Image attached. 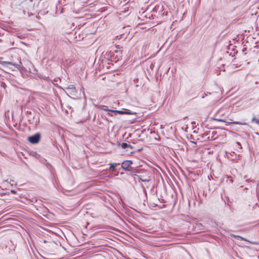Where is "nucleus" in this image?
Returning <instances> with one entry per match:
<instances>
[{"label":"nucleus","mask_w":259,"mask_h":259,"mask_svg":"<svg viewBox=\"0 0 259 259\" xmlns=\"http://www.w3.org/2000/svg\"><path fill=\"white\" fill-rule=\"evenodd\" d=\"M40 139V135L39 134H35V135L29 137L28 138V141L32 144L37 143Z\"/></svg>","instance_id":"1"},{"label":"nucleus","mask_w":259,"mask_h":259,"mask_svg":"<svg viewBox=\"0 0 259 259\" xmlns=\"http://www.w3.org/2000/svg\"><path fill=\"white\" fill-rule=\"evenodd\" d=\"M132 163L133 162L131 160L125 161L122 163L121 168L124 170L130 171L129 168Z\"/></svg>","instance_id":"2"},{"label":"nucleus","mask_w":259,"mask_h":259,"mask_svg":"<svg viewBox=\"0 0 259 259\" xmlns=\"http://www.w3.org/2000/svg\"><path fill=\"white\" fill-rule=\"evenodd\" d=\"M109 112H112L115 114L118 113L120 114H132L128 110L123 109L122 110H109Z\"/></svg>","instance_id":"3"},{"label":"nucleus","mask_w":259,"mask_h":259,"mask_svg":"<svg viewBox=\"0 0 259 259\" xmlns=\"http://www.w3.org/2000/svg\"><path fill=\"white\" fill-rule=\"evenodd\" d=\"M4 66L8 67L9 65H14L16 66V68H19L20 67V65L18 64H13L10 62L7 61H3L1 63Z\"/></svg>","instance_id":"4"},{"label":"nucleus","mask_w":259,"mask_h":259,"mask_svg":"<svg viewBox=\"0 0 259 259\" xmlns=\"http://www.w3.org/2000/svg\"><path fill=\"white\" fill-rule=\"evenodd\" d=\"M66 89L67 90L70 91V93H75L76 92L75 88L73 85H70Z\"/></svg>","instance_id":"5"},{"label":"nucleus","mask_w":259,"mask_h":259,"mask_svg":"<svg viewBox=\"0 0 259 259\" xmlns=\"http://www.w3.org/2000/svg\"><path fill=\"white\" fill-rule=\"evenodd\" d=\"M121 147L123 148V149H125L126 148H131L132 146L130 144H128L127 143H123L121 144Z\"/></svg>","instance_id":"6"},{"label":"nucleus","mask_w":259,"mask_h":259,"mask_svg":"<svg viewBox=\"0 0 259 259\" xmlns=\"http://www.w3.org/2000/svg\"><path fill=\"white\" fill-rule=\"evenodd\" d=\"M117 165V163H110V168L112 169V171L116 167Z\"/></svg>","instance_id":"7"},{"label":"nucleus","mask_w":259,"mask_h":259,"mask_svg":"<svg viewBox=\"0 0 259 259\" xmlns=\"http://www.w3.org/2000/svg\"><path fill=\"white\" fill-rule=\"evenodd\" d=\"M227 123H234V124H243V123L239 122V121H230L229 122H227Z\"/></svg>","instance_id":"8"},{"label":"nucleus","mask_w":259,"mask_h":259,"mask_svg":"<svg viewBox=\"0 0 259 259\" xmlns=\"http://www.w3.org/2000/svg\"><path fill=\"white\" fill-rule=\"evenodd\" d=\"M232 236H233V237H235V238H241L242 240H243V238H242L241 237H240V236L235 235H233V234H232Z\"/></svg>","instance_id":"9"},{"label":"nucleus","mask_w":259,"mask_h":259,"mask_svg":"<svg viewBox=\"0 0 259 259\" xmlns=\"http://www.w3.org/2000/svg\"><path fill=\"white\" fill-rule=\"evenodd\" d=\"M99 109H101V110H103L104 111H109V109H105V108H102V107H99Z\"/></svg>","instance_id":"10"},{"label":"nucleus","mask_w":259,"mask_h":259,"mask_svg":"<svg viewBox=\"0 0 259 259\" xmlns=\"http://www.w3.org/2000/svg\"><path fill=\"white\" fill-rule=\"evenodd\" d=\"M216 120L218 121H222V122H226L225 121V120L223 119H216Z\"/></svg>","instance_id":"11"},{"label":"nucleus","mask_w":259,"mask_h":259,"mask_svg":"<svg viewBox=\"0 0 259 259\" xmlns=\"http://www.w3.org/2000/svg\"><path fill=\"white\" fill-rule=\"evenodd\" d=\"M11 192L15 194L16 192L15 190H11Z\"/></svg>","instance_id":"12"},{"label":"nucleus","mask_w":259,"mask_h":259,"mask_svg":"<svg viewBox=\"0 0 259 259\" xmlns=\"http://www.w3.org/2000/svg\"><path fill=\"white\" fill-rule=\"evenodd\" d=\"M257 123L259 124V121L257 122Z\"/></svg>","instance_id":"13"}]
</instances>
